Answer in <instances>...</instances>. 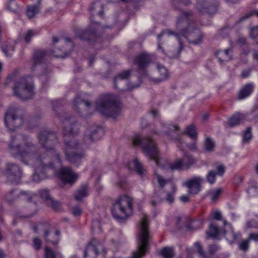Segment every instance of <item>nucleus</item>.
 <instances>
[{"label":"nucleus","mask_w":258,"mask_h":258,"mask_svg":"<svg viewBox=\"0 0 258 258\" xmlns=\"http://www.w3.org/2000/svg\"><path fill=\"white\" fill-rule=\"evenodd\" d=\"M39 144L44 148L45 152L39 154L38 147L28 136L18 135L12 136L8 151L14 158L19 159L26 165L35 167L33 180L39 182L44 177V169L61 166V156L54 147L58 142L56 134L50 130H43L38 134Z\"/></svg>","instance_id":"1"},{"label":"nucleus","mask_w":258,"mask_h":258,"mask_svg":"<svg viewBox=\"0 0 258 258\" xmlns=\"http://www.w3.org/2000/svg\"><path fill=\"white\" fill-rule=\"evenodd\" d=\"M192 11H180L176 21V27L189 43L196 45L201 42L203 36L200 30L192 23Z\"/></svg>","instance_id":"2"},{"label":"nucleus","mask_w":258,"mask_h":258,"mask_svg":"<svg viewBox=\"0 0 258 258\" xmlns=\"http://www.w3.org/2000/svg\"><path fill=\"white\" fill-rule=\"evenodd\" d=\"M96 110L101 114L115 118L120 112L119 103L116 95L105 94L96 102Z\"/></svg>","instance_id":"3"},{"label":"nucleus","mask_w":258,"mask_h":258,"mask_svg":"<svg viewBox=\"0 0 258 258\" xmlns=\"http://www.w3.org/2000/svg\"><path fill=\"white\" fill-rule=\"evenodd\" d=\"M13 91L14 95L21 100L31 99L34 95V85L32 77L23 76L16 79Z\"/></svg>","instance_id":"4"},{"label":"nucleus","mask_w":258,"mask_h":258,"mask_svg":"<svg viewBox=\"0 0 258 258\" xmlns=\"http://www.w3.org/2000/svg\"><path fill=\"white\" fill-rule=\"evenodd\" d=\"M132 144L134 146H140L144 154L154 160L157 166H160L158 157L159 150L157 144L151 137L142 138L140 135H136L132 138Z\"/></svg>","instance_id":"5"},{"label":"nucleus","mask_w":258,"mask_h":258,"mask_svg":"<svg viewBox=\"0 0 258 258\" xmlns=\"http://www.w3.org/2000/svg\"><path fill=\"white\" fill-rule=\"evenodd\" d=\"M63 150L66 158L70 162L79 165L85 156L84 153L79 151V144L75 139L64 140Z\"/></svg>","instance_id":"6"},{"label":"nucleus","mask_w":258,"mask_h":258,"mask_svg":"<svg viewBox=\"0 0 258 258\" xmlns=\"http://www.w3.org/2000/svg\"><path fill=\"white\" fill-rule=\"evenodd\" d=\"M128 210H133L132 199L129 197L123 196L113 204L111 212L113 217L121 222L127 217Z\"/></svg>","instance_id":"7"},{"label":"nucleus","mask_w":258,"mask_h":258,"mask_svg":"<svg viewBox=\"0 0 258 258\" xmlns=\"http://www.w3.org/2000/svg\"><path fill=\"white\" fill-rule=\"evenodd\" d=\"M171 35H175L177 38L178 39V35L171 30L169 29H166L162 32L161 33L158 35V48L161 50L163 53L167 55L168 57L173 58L177 57L180 54L181 51L182 50L183 48V45L181 43V41L179 40L178 45L175 48H172L168 49L166 52H165L164 49L161 46V37H164L165 39H167V37H170Z\"/></svg>","instance_id":"8"},{"label":"nucleus","mask_w":258,"mask_h":258,"mask_svg":"<svg viewBox=\"0 0 258 258\" xmlns=\"http://www.w3.org/2000/svg\"><path fill=\"white\" fill-rule=\"evenodd\" d=\"M18 110L17 108L12 106L5 113L4 121L6 126L9 130L20 127L23 123V119L17 115Z\"/></svg>","instance_id":"9"},{"label":"nucleus","mask_w":258,"mask_h":258,"mask_svg":"<svg viewBox=\"0 0 258 258\" xmlns=\"http://www.w3.org/2000/svg\"><path fill=\"white\" fill-rule=\"evenodd\" d=\"M4 174L11 182L18 183L22 177V172L19 165L9 162L6 163V171Z\"/></svg>","instance_id":"10"},{"label":"nucleus","mask_w":258,"mask_h":258,"mask_svg":"<svg viewBox=\"0 0 258 258\" xmlns=\"http://www.w3.org/2000/svg\"><path fill=\"white\" fill-rule=\"evenodd\" d=\"M196 7L201 14L211 15L217 10V5L214 0H197Z\"/></svg>","instance_id":"11"},{"label":"nucleus","mask_w":258,"mask_h":258,"mask_svg":"<svg viewBox=\"0 0 258 258\" xmlns=\"http://www.w3.org/2000/svg\"><path fill=\"white\" fill-rule=\"evenodd\" d=\"M151 61V56L147 53H142L137 55L135 58V63L138 67V72L143 76H146V69Z\"/></svg>","instance_id":"12"},{"label":"nucleus","mask_w":258,"mask_h":258,"mask_svg":"<svg viewBox=\"0 0 258 258\" xmlns=\"http://www.w3.org/2000/svg\"><path fill=\"white\" fill-rule=\"evenodd\" d=\"M63 134L64 136L75 135L79 132L78 124L74 117H70L63 120Z\"/></svg>","instance_id":"13"},{"label":"nucleus","mask_w":258,"mask_h":258,"mask_svg":"<svg viewBox=\"0 0 258 258\" xmlns=\"http://www.w3.org/2000/svg\"><path fill=\"white\" fill-rule=\"evenodd\" d=\"M46 52L43 50H35L32 58V70H34L37 67L40 69H44L46 67L45 63Z\"/></svg>","instance_id":"14"},{"label":"nucleus","mask_w":258,"mask_h":258,"mask_svg":"<svg viewBox=\"0 0 258 258\" xmlns=\"http://www.w3.org/2000/svg\"><path fill=\"white\" fill-rule=\"evenodd\" d=\"M203 179L200 176H194L183 183V185L188 188V194L196 195L199 193L201 189V184Z\"/></svg>","instance_id":"15"},{"label":"nucleus","mask_w":258,"mask_h":258,"mask_svg":"<svg viewBox=\"0 0 258 258\" xmlns=\"http://www.w3.org/2000/svg\"><path fill=\"white\" fill-rule=\"evenodd\" d=\"M60 178L64 183L73 184L76 182L78 175L70 167H62L58 171Z\"/></svg>","instance_id":"16"},{"label":"nucleus","mask_w":258,"mask_h":258,"mask_svg":"<svg viewBox=\"0 0 258 258\" xmlns=\"http://www.w3.org/2000/svg\"><path fill=\"white\" fill-rule=\"evenodd\" d=\"M223 224L224 227L223 229L222 230V234L230 243H232L236 240L240 238L241 234L239 233H234L233 228L230 224L225 220H223Z\"/></svg>","instance_id":"17"},{"label":"nucleus","mask_w":258,"mask_h":258,"mask_svg":"<svg viewBox=\"0 0 258 258\" xmlns=\"http://www.w3.org/2000/svg\"><path fill=\"white\" fill-rule=\"evenodd\" d=\"M146 235V233L142 227L141 231L139 232L137 250L133 253V258H140V254L143 252V251H144V249L147 244Z\"/></svg>","instance_id":"18"},{"label":"nucleus","mask_w":258,"mask_h":258,"mask_svg":"<svg viewBox=\"0 0 258 258\" xmlns=\"http://www.w3.org/2000/svg\"><path fill=\"white\" fill-rule=\"evenodd\" d=\"M131 74V70H126L122 72L119 74L116 77H115L114 79V87L117 89H119L120 90H125L126 89L129 90H132L134 88H138L139 86V85H133L132 86L130 87H127V88H120L118 85L121 82H124L126 81L130 77Z\"/></svg>","instance_id":"19"},{"label":"nucleus","mask_w":258,"mask_h":258,"mask_svg":"<svg viewBox=\"0 0 258 258\" xmlns=\"http://www.w3.org/2000/svg\"><path fill=\"white\" fill-rule=\"evenodd\" d=\"M41 198L45 201L46 204L51 208L56 209L59 208L60 204L57 201H55L50 195L49 190L47 188L40 189L38 191Z\"/></svg>","instance_id":"20"},{"label":"nucleus","mask_w":258,"mask_h":258,"mask_svg":"<svg viewBox=\"0 0 258 258\" xmlns=\"http://www.w3.org/2000/svg\"><path fill=\"white\" fill-rule=\"evenodd\" d=\"M101 131V128L97 127L88 128L85 132L84 137V140L86 144H89L99 140V137L98 133Z\"/></svg>","instance_id":"21"},{"label":"nucleus","mask_w":258,"mask_h":258,"mask_svg":"<svg viewBox=\"0 0 258 258\" xmlns=\"http://www.w3.org/2000/svg\"><path fill=\"white\" fill-rule=\"evenodd\" d=\"M74 106L75 109L78 110L81 106L89 107L91 105L90 102L88 100L87 95L84 93H79L77 95L73 102Z\"/></svg>","instance_id":"22"},{"label":"nucleus","mask_w":258,"mask_h":258,"mask_svg":"<svg viewBox=\"0 0 258 258\" xmlns=\"http://www.w3.org/2000/svg\"><path fill=\"white\" fill-rule=\"evenodd\" d=\"M225 171V167L223 165H219L216 167V171L210 170L208 172L206 179L211 184H213L216 181V175L223 176Z\"/></svg>","instance_id":"23"},{"label":"nucleus","mask_w":258,"mask_h":258,"mask_svg":"<svg viewBox=\"0 0 258 258\" xmlns=\"http://www.w3.org/2000/svg\"><path fill=\"white\" fill-rule=\"evenodd\" d=\"M148 225L149 222L147 216L146 214H143L142 217L141 221L140 223V230L139 232L141 231V229L142 227L144 228L146 233V237H147V244L144 249V251L141 253L140 254V257L142 258V257L144 256L145 253L147 252V247L148 245V240H149V232H148Z\"/></svg>","instance_id":"24"},{"label":"nucleus","mask_w":258,"mask_h":258,"mask_svg":"<svg viewBox=\"0 0 258 258\" xmlns=\"http://www.w3.org/2000/svg\"><path fill=\"white\" fill-rule=\"evenodd\" d=\"M99 247H101L102 249V252L104 254H105L106 252V249L105 248L103 247L100 243L97 241L96 239H93L92 240L88 243V244L84 250V258H86L87 256V252L90 249H92L95 252L96 254H98L100 253Z\"/></svg>","instance_id":"25"},{"label":"nucleus","mask_w":258,"mask_h":258,"mask_svg":"<svg viewBox=\"0 0 258 258\" xmlns=\"http://www.w3.org/2000/svg\"><path fill=\"white\" fill-rule=\"evenodd\" d=\"M157 69L159 76L157 78H151L152 81L155 84L161 83L166 80L168 77L167 70L163 66L157 64Z\"/></svg>","instance_id":"26"},{"label":"nucleus","mask_w":258,"mask_h":258,"mask_svg":"<svg viewBox=\"0 0 258 258\" xmlns=\"http://www.w3.org/2000/svg\"><path fill=\"white\" fill-rule=\"evenodd\" d=\"M231 52V50L227 49L218 51L216 53L215 55L219 62L222 64L228 62L231 59L232 55Z\"/></svg>","instance_id":"27"},{"label":"nucleus","mask_w":258,"mask_h":258,"mask_svg":"<svg viewBox=\"0 0 258 258\" xmlns=\"http://www.w3.org/2000/svg\"><path fill=\"white\" fill-rule=\"evenodd\" d=\"M223 228H221L220 230L217 224L211 222L209 227V230L207 231V234L210 238H216L220 235H222V230Z\"/></svg>","instance_id":"28"},{"label":"nucleus","mask_w":258,"mask_h":258,"mask_svg":"<svg viewBox=\"0 0 258 258\" xmlns=\"http://www.w3.org/2000/svg\"><path fill=\"white\" fill-rule=\"evenodd\" d=\"M253 90V85L251 83L245 85L239 91L238 99H243L249 96Z\"/></svg>","instance_id":"29"},{"label":"nucleus","mask_w":258,"mask_h":258,"mask_svg":"<svg viewBox=\"0 0 258 258\" xmlns=\"http://www.w3.org/2000/svg\"><path fill=\"white\" fill-rule=\"evenodd\" d=\"M77 36L81 40L91 41L96 38V32L94 30H86L78 34Z\"/></svg>","instance_id":"30"},{"label":"nucleus","mask_w":258,"mask_h":258,"mask_svg":"<svg viewBox=\"0 0 258 258\" xmlns=\"http://www.w3.org/2000/svg\"><path fill=\"white\" fill-rule=\"evenodd\" d=\"M49 229H45L44 231V240L47 242H50L53 245H56L58 244L59 241V236L60 234V231L59 230H56L55 232V238H51L50 237V233H49Z\"/></svg>","instance_id":"31"},{"label":"nucleus","mask_w":258,"mask_h":258,"mask_svg":"<svg viewBox=\"0 0 258 258\" xmlns=\"http://www.w3.org/2000/svg\"><path fill=\"white\" fill-rule=\"evenodd\" d=\"M88 195V186L87 184L82 185L79 189L76 191L75 196V199L77 201H80Z\"/></svg>","instance_id":"32"},{"label":"nucleus","mask_w":258,"mask_h":258,"mask_svg":"<svg viewBox=\"0 0 258 258\" xmlns=\"http://www.w3.org/2000/svg\"><path fill=\"white\" fill-rule=\"evenodd\" d=\"M180 160L182 161V163L185 169H188L196 162V159L187 153H185L182 158L180 159Z\"/></svg>","instance_id":"33"},{"label":"nucleus","mask_w":258,"mask_h":258,"mask_svg":"<svg viewBox=\"0 0 258 258\" xmlns=\"http://www.w3.org/2000/svg\"><path fill=\"white\" fill-rule=\"evenodd\" d=\"M8 203L12 204L17 200H19V189H14L7 192L5 196Z\"/></svg>","instance_id":"34"},{"label":"nucleus","mask_w":258,"mask_h":258,"mask_svg":"<svg viewBox=\"0 0 258 258\" xmlns=\"http://www.w3.org/2000/svg\"><path fill=\"white\" fill-rule=\"evenodd\" d=\"M243 118L244 117L242 114L236 113L229 119L228 124L230 127L235 126L238 125Z\"/></svg>","instance_id":"35"},{"label":"nucleus","mask_w":258,"mask_h":258,"mask_svg":"<svg viewBox=\"0 0 258 258\" xmlns=\"http://www.w3.org/2000/svg\"><path fill=\"white\" fill-rule=\"evenodd\" d=\"M35 195L30 191L19 189V200L31 201Z\"/></svg>","instance_id":"36"},{"label":"nucleus","mask_w":258,"mask_h":258,"mask_svg":"<svg viewBox=\"0 0 258 258\" xmlns=\"http://www.w3.org/2000/svg\"><path fill=\"white\" fill-rule=\"evenodd\" d=\"M40 9V6L35 4L28 6L27 15L29 18H33L39 12Z\"/></svg>","instance_id":"37"},{"label":"nucleus","mask_w":258,"mask_h":258,"mask_svg":"<svg viewBox=\"0 0 258 258\" xmlns=\"http://www.w3.org/2000/svg\"><path fill=\"white\" fill-rule=\"evenodd\" d=\"M160 253L164 258H173L175 253L174 249L171 247H164L160 251Z\"/></svg>","instance_id":"38"},{"label":"nucleus","mask_w":258,"mask_h":258,"mask_svg":"<svg viewBox=\"0 0 258 258\" xmlns=\"http://www.w3.org/2000/svg\"><path fill=\"white\" fill-rule=\"evenodd\" d=\"M97 10H98L97 14L99 16H102L103 15V5L102 3L98 1L93 3L90 7V11L91 13Z\"/></svg>","instance_id":"39"},{"label":"nucleus","mask_w":258,"mask_h":258,"mask_svg":"<svg viewBox=\"0 0 258 258\" xmlns=\"http://www.w3.org/2000/svg\"><path fill=\"white\" fill-rule=\"evenodd\" d=\"M52 109L55 112L58 117L61 118L62 115H60L62 111V105L60 101H53L52 102Z\"/></svg>","instance_id":"40"},{"label":"nucleus","mask_w":258,"mask_h":258,"mask_svg":"<svg viewBox=\"0 0 258 258\" xmlns=\"http://www.w3.org/2000/svg\"><path fill=\"white\" fill-rule=\"evenodd\" d=\"M184 134L188 135L191 139L195 140L197 137L196 128L194 125L190 124L187 126L184 132Z\"/></svg>","instance_id":"41"},{"label":"nucleus","mask_w":258,"mask_h":258,"mask_svg":"<svg viewBox=\"0 0 258 258\" xmlns=\"http://www.w3.org/2000/svg\"><path fill=\"white\" fill-rule=\"evenodd\" d=\"M172 190L167 194L165 200L169 203H173L174 200V195L176 191V186L172 184L171 185Z\"/></svg>","instance_id":"42"},{"label":"nucleus","mask_w":258,"mask_h":258,"mask_svg":"<svg viewBox=\"0 0 258 258\" xmlns=\"http://www.w3.org/2000/svg\"><path fill=\"white\" fill-rule=\"evenodd\" d=\"M136 171L140 175H143L145 169L142 164L137 159H136L133 161Z\"/></svg>","instance_id":"43"},{"label":"nucleus","mask_w":258,"mask_h":258,"mask_svg":"<svg viewBox=\"0 0 258 258\" xmlns=\"http://www.w3.org/2000/svg\"><path fill=\"white\" fill-rule=\"evenodd\" d=\"M251 130L252 129L251 127H248L244 132L242 139L243 143H248L249 141L252 139V135L251 133Z\"/></svg>","instance_id":"44"},{"label":"nucleus","mask_w":258,"mask_h":258,"mask_svg":"<svg viewBox=\"0 0 258 258\" xmlns=\"http://www.w3.org/2000/svg\"><path fill=\"white\" fill-rule=\"evenodd\" d=\"M205 149L208 152L213 151L215 147L213 140L210 137L207 138L204 144Z\"/></svg>","instance_id":"45"},{"label":"nucleus","mask_w":258,"mask_h":258,"mask_svg":"<svg viewBox=\"0 0 258 258\" xmlns=\"http://www.w3.org/2000/svg\"><path fill=\"white\" fill-rule=\"evenodd\" d=\"M169 168L172 170H179L181 169H184L182 161L180 159L177 160L175 162L172 164H169Z\"/></svg>","instance_id":"46"},{"label":"nucleus","mask_w":258,"mask_h":258,"mask_svg":"<svg viewBox=\"0 0 258 258\" xmlns=\"http://www.w3.org/2000/svg\"><path fill=\"white\" fill-rule=\"evenodd\" d=\"M222 191V189L221 188H218L211 191L210 194L211 201L214 203L216 202L220 197Z\"/></svg>","instance_id":"47"},{"label":"nucleus","mask_w":258,"mask_h":258,"mask_svg":"<svg viewBox=\"0 0 258 258\" xmlns=\"http://www.w3.org/2000/svg\"><path fill=\"white\" fill-rule=\"evenodd\" d=\"M37 33L33 30H29L27 32L23 35L24 41L26 43H29L33 37L36 35Z\"/></svg>","instance_id":"48"},{"label":"nucleus","mask_w":258,"mask_h":258,"mask_svg":"<svg viewBox=\"0 0 258 258\" xmlns=\"http://www.w3.org/2000/svg\"><path fill=\"white\" fill-rule=\"evenodd\" d=\"M8 9L11 12L17 13L20 10L19 6L15 0H10L8 4Z\"/></svg>","instance_id":"49"},{"label":"nucleus","mask_w":258,"mask_h":258,"mask_svg":"<svg viewBox=\"0 0 258 258\" xmlns=\"http://www.w3.org/2000/svg\"><path fill=\"white\" fill-rule=\"evenodd\" d=\"M2 50L6 56L9 57L12 55V52L14 51L15 48L14 46L11 45H7L2 46Z\"/></svg>","instance_id":"50"},{"label":"nucleus","mask_w":258,"mask_h":258,"mask_svg":"<svg viewBox=\"0 0 258 258\" xmlns=\"http://www.w3.org/2000/svg\"><path fill=\"white\" fill-rule=\"evenodd\" d=\"M157 181L160 186L163 187L165 185L170 181L169 179H165L159 174H156Z\"/></svg>","instance_id":"51"},{"label":"nucleus","mask_w":258,"mask_h":258,"mask_svg":"<svg viewBox=\"0 0 258 258\" xmlns=\"http://www.w3.org/2000/svg\"><path fill=\"white\" fill-rule=\"evenodd\" d=\"M46 258H55L56 255L54 252L49 247H46L45 249Z\"/></svg>","instance_id":"52"},{"label":"nucleus","mask_w":258,"mask_h":258,"mask_svg":"<svg viewBox=\"0 0 258 258\" xmlns=\"http://www.w3.org/2000/svg\"><path fill=\"white\" fill-rule=\"evenodd\" d=\"M249 240L248 239L242 241L239 244V248L240 249L246 251L249 248Z\"/></svg>","instance_id":"53"},{"label":"nucleus","mask_w":258,"mask_h":258,"mask_svg":"<svg viewBox=\"0 0 258 258\" xmlns=\"http://www.w3.org/2000/svg\"><path fill=\"white\" fill-rule=\"evenodd\" d=\"M202 225V222L200 220L194 221L192 222L190 225L187 226V228L190 230L191 228H194V229H197L200 227Z\"/></svg>","instance_id":"54"},{"label":"nucleus","mask_w":258,"mask_h":258,"mask_svg":"<svg viewBox=\"0 0 258 258\" xmlns=\"http://www.w3.org/2000/svg\"><path fill=\"white\" fill-rule=\"evenodd\" d=\"M198 252L200 254L201 258H205V254L204 251L203 250L201 245L199 242H196L195 244Z\"/></svg>","instance_id":"55"},{"label":"nucleus","mask_w":258,"mask_h":258,"mask_svg":"<svg viewBox=\"0 0 258 258\" xmlns=\"http://www.w3.org/2000/svg\"><path fill=\"white\" fill-rule=\"evenodd\" d=\"M37 118L36 117H32L28 121V126L30 128H32L37 125Z\"/></svg>","instance_id":"56"},{"label":"nucleus","mask_w":258,"mask_h":258,"mask_svg":"<svg viewBox=\"0 0 258 258\" xmlns=\"http://www.w3.org/2000/svg\"><path fill=\"white\" fill-rule=\"evenodd\" d=\"M250 36L252 39L255 38L258 36V27L252 28L250 30Z\"/></svg>","instance_id":"57"},{"label":"nucleus","mask_w":258,"mask_h":258,"mask_svg":"<svg viewBox=\"0 0 258 258\" xmlns=\"http://www.w3.org/2000/svg\"><path fill=\"white\" fill-rule=\"evenodd\" d=\"M34 247L36 249H39L41 246V241L39 238H35L33 239Z\"/></svg>","instance_id":"58"},{"label":"nucleus","mask_w":258,"mask_h":258,"mask_svg":"<svg viewBox=\"0 0 258 258\" xmlns=\"http://www.w3.org/2000/svg\"><path fill=\"white\" fill-rule=\"evenodd\" d=\"M213 218L217 220H221L223 222V219H222L221 213L219 211H215L212 213Z\"/></svg>","instance_id":"59"},{"label":"nucleus","mask_w":258,"mask_h":258,"mask_svg":"<svg viewBox=\"0 0 258 258\" xmlns=\"http://www.w3.org/2000/svg\"><path fill=\"white\" fill-rule=\"evenodd\" d=\"M72 213L75 216H79L82 213V210L79 207H75L72 209Z\"/></svg>","instance_id":"60"},{"label":"nucleus","mask_w":258,"mask_h":258,"mask_svg":"<svg viewBox=\"0 0 258 258\" xmlns=\"http://www.w3.org/2000/svg\"><path fill=\"white\" fill-rule=\"evenodd\" d=\"M174 3L175 4H179L180 5L187 6L190 4V0H174Z\"/></svg>","instance_id":"61"},{"label":"nucleus","mask_w":258,"mask_h":258,"mask_svg":"<svg viewBox=\"0 0 258 258\" xmlns=\"http://www.w3.org/2000/svg\"><path fill=\"white\" fill-rule=\"evenodd\" d=\"M71 52V51H69L68 53H64V55H62L61 54H59L58 53H56L57 52L56 50H53L52 52V54L54 56H55V57H66V56H68L70 54Z\"/></svg>","instance_id":"62"},{"label":"nucleus","mask_w":258,"mask_h":258,"mask_svg":"<svg viewBox=\"0 0 258 258\" xmlns=\"http://www.w3.org/2000/svg\"><path fill=\"white\" fill-rule=\"evenodd\" d=\"M248 240L249 241L251 240H253L256 242H258V233H250L248 237Z\"/></svg>","instance_id":"63"},{"label":"nucleus","mask_w":258,"mask_h":258,"mask_svg":"<svg viewBox=\"0 0 258 258\" xmlns=\"http://www.w3.org/2000/svg\"><path fill=\"white\" fill-rule=\"evenodd\" d=\"M218 249V246L216 245H210L209 246V252L211 253H213L216 252Z\"/></svg>","instance_id":"64"}]
</instances>
